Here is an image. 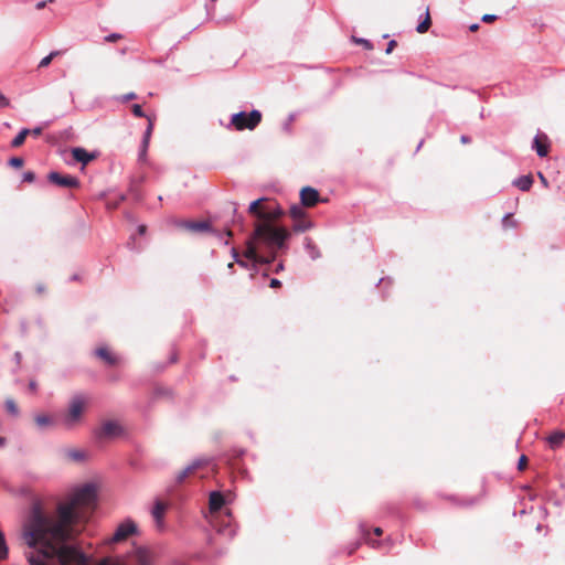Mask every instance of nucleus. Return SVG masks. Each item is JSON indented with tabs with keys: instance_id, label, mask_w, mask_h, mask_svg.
Wrapping results in <instances>:
<instances>
[{
	"instance_id": "a19ab883",
	"label": "nucleus",
	"mask_w": 565,
	"mask_h": 565,
	"mask_svg": "<svg viewBox=\"0 0 565 565\" xmlns=\"http://www.w3.org/2000/svg\"><path fill=\"white\" fill-rule=\"evenodd\" d=\"M35 290L38 294L41 295L46 291V286L44 284H38L35 287Z\"/></svg>"
},
{
	"instance_id": "0eeeda50",
	"label": "nucleus",
	"mask_w": 565,
	"mask_h": 565,
	"mask_svg": "<svg viewBox=\"0 0 565 565\" xmlns=\"http://www.w3.org/2000/svg\"><path fill=\"white\" fill-rule=\"evenodd\" d=\"M156 553L148 547H138L131 554V565H156Z\"/></svg>"
},
{
	"instance_id": "5fc2aeb1",
	"label": "nucleus",
	"mask_w": 565,
	"mask_h": 565,
	"mask_svg": "<svg viewBox=\"0 0 565 565\" xmlns=\"http://www.w3.org/2000/svg\"><path fill=\"white\" fill-rule=\"evenodd\" d=\"M281 268H282V266L279 265L278 268H276V271H279V269H281Z\"/></svg>"
},
{
	"instance_id": "473e14b6",
	"label": "nucleus",
	"mask_w": 565,
	"mask_h": 565,
	"mask_svg": "<svg viewBox=\"0 0 565 565\" xmlns=\"http://www.w3.org/2000/svg\"><path fill=\"white\" fill-rule=\"evenodd\" d=\"M233 255L235 258V262L243 268H248V264L245 260L238 259V254L235 248H233Z\"/></svg>"
},
{
	"instance_id": "c756f323",
	"label": "nucleus",
	"mask_w": 565,
	"mask_h": 565,
	"mask_svg": "<svg viewBox=\"0 0 565 565\" xmlns=\"http://www.w3.org/2000/svg\"><path fill=\"white\" fill-rule=\"evenodd\" d=\"M23 159L20 158V157H13L9 160V164L12 167V168H15V169H20L22 168L23 166Z\"/></svg>"
},
{
	"instance_id": "20e7f679",
	"label": "nucleus",
	"mask_w": 565,
	"mask_h": 565,
	"mask_svg": "<svg viewBox=\"0 0 565 565\" xmlns=\"http://www.w3.org/2000/svg\"><path fill=\"white\" fill-rule=\"evenodd\" d=\"M262 121V114L258 110L250 113L241 111L232 116L231 122L236 130L249 129L253 130Z\"/></svg>"
},
{
	"instance_id": "4c0bfd02",
	"label": "nucleus",
	"mask_w": 565,
	"mask_h": 565,
	"mask_svg": "<svg viewBox=\"0 0 565 565\" xmlns=\"http://www.w3.org/2000/svg\"><path fill=\"white\" fill-rule=\"evenodd\" d=\"M395 46H396V41L395 40L390 41L387 44V47L385 50L386 54H390L394 50Z\"/></svg>"
},
{
	"instance_id": "39448f33",
	"label": "nucleus",
	"mask_w": 565,
	"mask_h": 565,
	"mask_svg": "<svg viewBox=\"0 0 565 565\" xmlns=\"http://www.w3.org/2000/svg\"><path fill=\"white\" fill-rule=\"evenodd\" d=\"M137 532V525L134 521L127 520L119 524L109 539V543H119L126 541L130 535Z\"/></svg>"
},
{
	"instance_id": "4be33fe9",
	"label": "nucleus",
	"mask_w": 565,
	"mask_h": 565,
	"mask_svg": "<svg viewBox=\"0 0 565 565\" xmlns=\"http://www.w3.org/2000/svg\"><path fill=\"white\" fill-rule=\"evenodd\" d=\"M29 135H30V129H26V128L22 129V130H21V131H20V132L14 137V139H13V140H12V142H11V146H12L13 148H19V147H21V146L24 143L25 138H26Z\"/></svg>"
},
{
	"instance_id": "603ef678",
	"label": "nucleus",
	"mask_w": 565,
	"mask_h": 565,
	"mask_svg": "<svg viewBox=\"0 0 565 565\" xmlns=\"http://www.w3.org/2000/svg\"><path fill=\"white\" fill-rule=\"evenodd\" d=\"M461 141L462 142H468V138L463 136V137H461Z\"/></svg>"
},
{
	"instance_id": "a18cd8bd",
	"label": "nucleus",
	"mask_w": 565,
	"mask_h": 565,
	"mask_svg": "<svg viewBox=\"0 0 565 565\" xmlns=\"http://www.w3.org/2000/svg\"><path fill=\"white\" fill-rule=\"evenodd\" d=\"M373 532L376 536H381L383 534V530L381 527H374Z\"/></svg>"
},
{
	"instance_id": "a878e982",
	"label": "nucleus",
	"mask_w": 565,
	"mask_h": 565,
	"mask_svg": "<svg viewBox=\"0 0 565 565\" xmlns=\"http://www.w3.org/2000/svg\"><path fill=\"white\" fill-rule=\"evenodd\" d=\"M34 420L39 427H44L52 423L51 417L47 415H38L35 416Z\"/></svg>"
},
{
	"instance_id": "9b49d317",
	"label": "nucleus",
	"mask_w": 565,
	"mask_h": 565,
	"mask_svg": "<svg viewBox=\"0 0 565 565\" xmlns=\"http://www.w3.org/2000/svg\"><path fill=\"white\" fill-rule=\"evenodd\" d=\"M180 226L192 233H204L211 230V223L207 221H183Z\"/></svg>"
},
{
	"instance_id": "2eb2a0df",
	"label": "nucleus",
	"mask_w": 565,
	"mask_h": 565,
	"mask_svg": "<svg viewBox=\"0 0 565 565\" xmlns=\"http://www.w3.org/2000/svg\"><path fill=\"white\" fill-rule=\"evenodd\" d=\"M95 354L109 366H114L118 363V358L106 347L97 348Z\"/></svg>"
},
{
	"instance_id": "f3484780",
	"label": "nucleus",
	"mask_w": 565,
	"mask_h": 565,
	"mask_svg": "<svg viewBox=\"0 0 565 565\" xmlns=\"http://www.w3.org/2000/svg\"><path fill=\"white\" fill-rule=\"evenodd\" d=\"M564 440H565V433L561 431V430L554 431L553 434H551L547 437V443H548L551 449H556V448L561 447V445L563 444Z\"/></svg>"
},
{
	"instance_id": "864d4df0",
	"label": "nucleus",
	"mask_w": 565,
	"mask_h": 565,
	"mask_svg": "<svg viewBox=\"0 0 565 565\" xmlns=\"http://www.w3.org/2000/svg\"><path fill=\"white\" fill-rule=\"evenodd\" d=\"M281 268H282V266L279 265L278 268H276V271H279V269H281Z\"/></svg>"
},
{
	"instance_id": "7c9ffc66",
	"label": "nucleus",
	"mask_w": 565,
	"mask_h": 565,
	"mask_svg": "<svg viewBox=\"0 0 565 565\" xmlns=\"http://www.w3.org/2000/svg\"><path fill=\"white\" fill-rule=\"evenodd\" d=\"M131 110H132V114H134L136 117H146V115H145V113H143V110H142L141 106H140V105H138V104H135V105L132 106Z\"/></svg>"
},
{
	"instance_id": "b1692460",
	"label": "nucleus",
	"mask_w": 565,
	"mask_h": 565,
	"mask_svg": "<svg viewBox=\"0 0 565 565\" xmlns=\"http://www.w3.org/2000/svg\"><path fill=\"white\" fill-rule=\"evenodd\" d=\"M152 129H153V121L151 118L148 117V127H147V130H146L145 137H143L142 154L146 152V149L148 147L149 139L152 134Z\"/></svg>"
},
{
	"instance_id": "e433bc0d",
	"label": "nucleus",
	"mask_w": 565,
	"mask_h": 565,
	"mask_svg": "<svg viewBox=\"0 0 565 565\" xmlns=\"http://www.w3.org/2000/svg\"><path fill=\"white\" fill-rule=\"evenodd\" d=\"M494 20H497V15H494V14H484L482 17V21L487 22V23L493 22Z\"/></svg>"
},
{
	"instance_id": "f8f14e48",
	"label": "nucleus",
	"mask_w": 565,
	"mask_h": 565,
	"mask_svg": "<svg viewBox=\"0 0 565 565\" xmlns=\"http://www.w3.org/2000/svg\"><path fill=\"white\" fill-rule=\"evenodd\" d=\"M207 465L206 460L198 459L189 465L185 469H183L177 477V481L179 483L183 482L188 477L192 476L198 469Z\"/></svg>"
},
{
	"instance_id": "bb28decb",
	"label": "nucleus",
	"mask_w": 565,
	"mask_h": 565,
	"mask_svg": "<svg viewBox=\"0 0 565 565\" xmlns=\"http://www.w3.org/2000/svg\"><path fill=\"white\" fill-rule=\"evenodd\" d=\"M8 555V547L4 540V535L0 532V561L4 559Z\"/></svg>"
},
{
	"instance_id": "6ab92c4d",
	"label": "nucleus",
	"mask_w": 565,
	"mask_h": 565,
	"mask_svg": "<svg viewBox=\"0 0 565 565\" xmlns=\"http://www.w3.org/2000/svg\"><path fill=\"white\" fill-rule=\"evenodd\" d=\"M64 456L70 461L79 462L85 458V454L78 449H68L64 452Z\"/></svg>"
},
{
	"instance_id": "ea45409f",
	"label": "nucleus",
	"mask_w": 565,
	"mask_h": 565,
	"mask_svg": "<svg viewBox=\"0 0 565 565\" xmlns=\"http://www.w3.org/2000/svg\"><path fill=\"white\" fill-rule=\"evenodd\" d=\"M269 286H270L271 288H279V287H281V281H280V280H278V279H276V278H273V279L270 280Z\"/></svg>"
},
{
	"instance_id": "3c124183",
	"label": "nucleus",
	"mask_w": 565,
	"mask_h": 565,
	"mask_svg": "<svg viewBox=\"0 0 565 565\" xmlns=\"http://www.w3.org/2000/svg\"><path fill=\"white\" fill-rule=\"evenodd\" d=\"M227 267H228V269H233V267H234V263H233V262H232V263H228Z\"/></svg>"
},
{
	"instance_id": "4468645a",
	"label": "nucleus",
	"mask_w": 565,
	"mask_h": 565,
	"mask_svg": "<svg viewBox=\"0 0 565 565\" xmlns=\"http://www.w3.org/2000/svg\"><path fill=\"white\" fill-rule=\"evenodd\" d=\"M72 157L75 161L83 163L84 166L96 159L95 153L88 152L86 149L76 147L72 149Z\"/></svg>"
},
{
	"instance_id": "f704fd0d",
	"label": "nucleus",
	"mask_w": 565,
	"mask_h": 565,
	"mask_svg": "<svg viewBox=\"0 0 565 565\" xmlns=\"http://www.w3.org/2000/svg\"><path fill=\"white\" fill-rule=\"evenodd\" d=\"M34 179H35V174L31 171L25 172L23 175V181H25V182H33Z\"/></svg>"
},
{
	"instance_id": "ddd939ff",
	"label": "nucleus",
	"mask_w": 565,
	"mask_h": 565,
	"mask_svg": "<svg viewBox=\"0 0 565 565\" xmlns=\"http://www.w3.org/2000/svg\"><path fill=\"white\" fill-rule=\"evenodd\" d=\"M533 148L540 157H546L550 151V142L545 135H539L534 138Z\"/></svg>"
},
{
	"instance_id": "f257e3e1",
	"label": "nucleus",
	"mask_w": 565,
	"mask_h": 565,
	"mask_svg": "<svg viewBox=\"0 0 565 565\" xmlns=\"http://www.w3.org/2000/svg\"><path fill=\"white\" fill-rule=\"evenodd\" d=\"M95 503L96 489L93 484L75 490L54 512L49 511L41 500H34L24 525V539L32 548L26 553L30 565H120L109 557L94 564L77 547L66 544L75 534L74 524L85 519Z\"/></svg>"
},
{
	"instance_id": "7ed1b4c3",
	"label": "nucleus",
	"mask_w": 565,
	"mask_h": 565,
	"mask_svg": "<svg viewBox=\"0 0 565 565\" xmlns=\"http://www.w3.org/2000/svg\"><path fill=\"white\" fill-rule=\"evenodd\" d=\"M89 404L88 396L75 395L68 404V408L62 418V424L67 429H73L81 424L82 417Z\"/></svg>"
},
{
	"instance_id": "09e8293b",
	"label": "nucleus",
	"mask_w": 565,
	"mask_h": 565,
	"mask_svg": "<svg viewBox=\"0 0 565 565\" xmlns=\"http://www.w3.org/2000/svg\"><path fill=\"white\" fill-rule=\"evenodd\" d=\"M470 31H477L479 29V25L478 24H472L470 25Z\"/></svg>"
},
{
	"instance_id": "423d86ee",
	"label": "nucleus",
	"mask_w": 565,
	"mask_h": 565,
	"mask_svg": "<svg viewBox=\"0 0 565 565\" xmlns=\"http://www.w3.org/2000/svg\"><path fill=\"white\" fill-rule=\"evenodd\" d=\"M47 180L60 188L76 189L81 184L76 177L71 174H61L56 171L50 172L47 174Z\"/></svg>"
},
{
	"instance_id": "a211bd4d",
	"label": "nucleus",
	"mask_w": 565,
	"mask_h": 565,
	"mask_svg": "<svg viewBox=\"0 0 565 565\" xmlns=\"http://www.w3.org/2000/svg\"><path fill=\"white\" fill-rule=\"evenodd\" d=\"M533 184L532 175H523L514 181V185L522 191H529Z\"/></svg>"
},
{
	"instance_id": "58836bf2",
	"label": "nucleus",
	"mask_w": 565,
	"mask_h": 565,
	"mask_svg": "<svg viewBox=\"0 0 565 565\" xmlns=\"http://www.w3.org/2000/svg\"><path fill=\"white\" fill-rule=\"evenodd\" d=\"M52 2H54V0L40 1L35 4V8L38 10H41L46 6V3H52Z\"/></svg>"
},
{
	"instance_id": "9d476101",
	"label": "nucleus",
	"mask_w": 565,
	"mask_h": 565,
	"mask_svg": "<svg viewBox=\"0 0 565 565\" xmlns=\"http://www.w3.org/2000/svg\"><path fill=\"white\" fill-rule=\"evenodd\" d=\"M169 508V504L164 501L157 500L151 510V515L156 522L158 530H162L164 525V515Z\"/></svg>"
},
{
	"instance_id": "72a5a7b5",
	"label": "nucleus",
	"mask_w": 565,
	"mask_h": 565,
	"mask_svg": "<svg viewBox=\"0 0 565 565\" xmlns=\"http://www.w3.org/2000/svg\"><path fill=\"white\" fill-rule=\"evenodd\" d=\"M356 43H361V45H364L365 49L371 50L372 43L369 40L365 39H354Z\"/></svg>"
},
{
	"instance_id": "8fccbe9b",
	"label": "nucleus",
	"mask_w": 565,
	"mask_h": 565,
	"mask_svg": "<svg viewBox=\"0 0 565 565\" xmlns=\"http://www.w3.org/2000/svg\"><path fill=\"white\" fill-rule=\"evenodd\" d=\"M4 445V438L0 436V447Z\"/></svg>"
},
{
	"instance_id": "79ce46f5",
	"label": "nucleus",
	"mask_w": 565,
	"mask_h": 565,
	"mask_svg": "<svg viewBox=\"0 0 565 565\" xmlns=\"http://www.w3.org/2000/svg\"><path fill=\"white\" fill-rule=\"evenodd\" d=\"M41 134H42L41 127H36V128L30 130V135H32L33 137H39Z\"/></svg>"
},
{
	"instance_id": "de8ad7c7",
	"label": "nucleus",
	"mask_w": 565,
	"mask_h": 565,
	"mask_svg": "<svg viewBox=\"0 0 565 565\" xmlns=\"http://www.w3.org/2000/svg\"><path fill=\"white\" fill-rule=\"evenodd\" d=\"M539 177H540L541 181L546 185L547 182H546L545 177L542 173H539Z\"/></svg>"
},
{
	"instance_id": "c03bdc74",
	"label": "nucleus",
	"mask_w": 565,
	"mask_h": 565,
	"mask_svg": "<svg viewBox=\"0 0 565 565\" xmlns=\"http://www.w3.org/2000/svg\"><path fill=\"white\" fill-rule=\"evenodd\" d=\"M146 230H147L146 225H139L138 226V233L140 235H143L146 233Z\"/></svg>"
},
{
	"instance_id": "c9c22d12",
	"label": "nucleus",
	"mask_w": 565,
	"mask_h": 565,
	"mask_svg": "<svg viewBox=\"0 0 565 565\" xmlns=\"http://www.w3.org/2000/svg\"><path fill=\"white\" fill-rule=\"evenodd\" d=\"M120 38H121V35H120V34H118V33H111V34L107 35V36L105 38V40H106L107 42H115V41H117V40H118V39H120Z\"/></svg>"
},
{
	"instance_id": "5701e85b",
	"label": "nucleus",
	"mask_w": 565,
	"mask_h": 565,
	"mask_svg": "<svg viewBox=\"0 0 565 565\" xmlns=\"http://www.w3.org/2000/svg\"><path fill=\"white\" fill-rule=\"evenodd\" d=\"M289 215L292 220L307 216L302 205H292L289 210Z\"/></svg>"
},
{
	"instance_id": "393cba45",
	"label": "nucleus",
	"mask_w": 565,
	"mask_h": 565,
	"mask_svg": "<svg viewBox=\"0 0 565 565\" xmlns=\"http://www.w3.org/2000/svg\"><path fill=\"white\" fill-rule=\"evenodd\" d=\"M502 225L504 228H514L518 225V222L513 220L512 214H507L502 220Z\"/></svg>"
},
{
	"instance_id": "37998d69",
	"label": "nucleus",
	"mask_w": 565,
	"mask_h": 565,
	"mask_svg": "<svg viewBox=\"0 0 565 565\" xmlns=\"http://www.w3.org/2000/svg\"><path fill=\"white\" fill-rule=\"evenodd\" d=\"M9 102L8 99L0 93V106H8Z\"/></svg>"
},
{
	"instance_id": "49530a36",
	"label": "nucleus",
	"mask_w": 565,
	"mask_h": 565,
	"mask_svg": "<svg viewBox=\"0 0 565 565\" xmlns=\"http://www.w3.org/2000/svg\"><path fill=\"white\" fill-rule=\"evenodd\" d=\"M29 387H30L31 391H35L36 390L35 382L31 381L30 384H29Z\"/></svg>"
},
{
	"instance_id": "6e6552de",
	"label": "nucleus",
	"mask_w": 565,
	"mask_h": 565,
	"mask_svg": "<svg viewBox=\"0 0 565 565\" xmlns=\"http://www.w3.org/2000/svg\"><path fill=\"white\" fill-rule=\"evenodd\" d=\"M122 433V427L116 420H107L102 424L97 435L99 438H114Z\"/></svg>"
},
{
	"instance_id": "cd10ccee",
	"label": "nucleus",
	"mask_w": 565,
	"mask_h": 565,
	"mask_svg": "<svg viewBox=\"0 0 565 565\" xmlns=\"http://www.w3.org/2000/svg\"><path fill=\"white\" fill-rule=\"evenodd\" d=\"M6 409L8 413H10L12 415H18V413H19L15 402L11 398L6 401Z\"/></svg>"
},
{
	"instance_id": "f03ea898",
	"label": "nucleus",
	"mask_w": 565,
	"mask_h": 565,
	"mask_svg": "<svg viewBox=\"0 0 565 565\" xmlns=\"http://www.w3.org/2000/svg\"><path fill=\"white\" fill-rule=\"evenodd\" d=\"M248 213L256 221L253 234L246 243L244 256L253 262L255 268L256 264H269L276 258L277 252L285 247L286 241L290 237V232L275 225L284 215V211L267 198L253 201Z\"/></svg>"
},
{
	"instance_id": "2f4dec72",
	"label": "nucleus",
	"mask_w": 565,
	"mask_h": 565,
	"mask_svg": "<svg viewBox=\"0 0 565 565\" xmlns=\"http://www.w3.org/2000/svg\"><path fill=\"white\" fill-rule=\"evenodd\" d=\"M527 466V457L525 455H522L518 462V469L520 471L524 470Z\"/></svg>"
},
{
	"instance_id": "1a4fd4ad",
	"label": "nucleus",
	"mask_w": 565,
	"mask_h": 565,
	"mask_svg": "<svg viewBox=\"0 0 565 565\" xmlns=\"http://www.w3.org/2000/svg\"><path fill=\"white\" fill-rule=\"evenodd\" d=\"M320 201L319 192L311 188L305 186L300 191V202L305 207H313Z\"/></svg>"
},
{
	"instance_id": "412c9836",
	"label": "nucleus",
	"mask_w": 565,
	"mask_h": 565,
	"mask_svg": "<svg viewBox=\"0 0 565 565\" xmlns=\"http://www.w3.org/2000/svg\"><path fill=\"white\" fill-rule=\"evenodd\" d=\"M430 24H431V20H430V14H429V8L427 7L426 11H425V19L417 25L416 31L418 33H425L430 28Z\"/></svg>"
},
{
	"instance_id": "dca6fc26",
	"label": "nucleus",
	"mask_w": 565,
	"mask_h": 565,
	"mask_svg": "<svg viewBox=\"0 0 565 565\" xmlns=\"http://www.w3.org/2000/svg\"><path fill=\"white\" fill-rule=\"evenodd\" d=\"M224 497L221 492L214 491L211 492L209 498V507L211 512H216L221 510V508L224 505Z\"/></svg>"
},
{
	"instance_id": "aec40b11",
	"label": "nucleus",
	"mask_w": 565,
	"mask_h": 565,
	"mask_svg": "<svg viewBox=\"0 0 565 565\" xmlns=\"http://www.w3.org/2000/svg\"><path fill=\"white\" fill-rule=\"evenodd\" d=\"M294 230L296 232H305L311 227V222L307 218V216L294 220Z\"/></svg>"
},
{
	"instance_id": "c85d7f7f",
	"label": "nucleus",
	"mask_w": 565,
	"mask_h": 565,
	"mask_svg": "<svg viewBox=\"0 0 565 565\" xmlns=\"http://www.w3.org/2000/svg\"><path fill=\"white\" fill-rule=\"evenodd\" d=\"M56 54H57L56 52H52V53H51V54H49L47 56L43 57V58L40 61V63H39L38 67H39V68H45V67H47V66L50 65V63H51V61H52L53 56H54V55H56Z\"/></svg>"
}]
</instances>
